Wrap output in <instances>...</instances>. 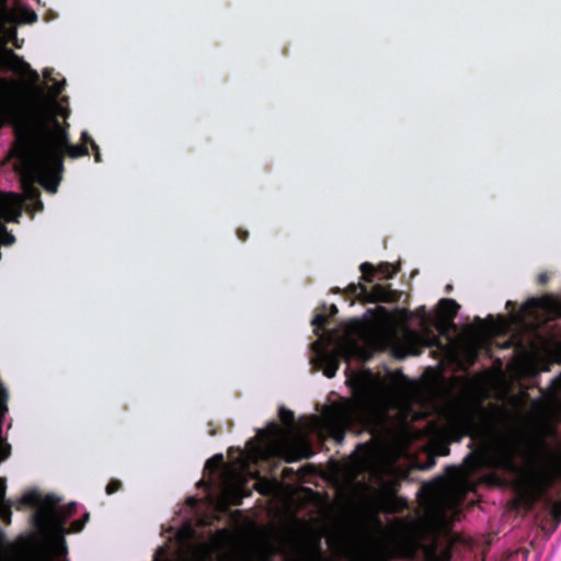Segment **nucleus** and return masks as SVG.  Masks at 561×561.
I'll use <instances>...</instances> for the list:
<instances>
[{"label":"nucleus","mask_w":561,"mask_h":561,"mask_svg":"<svg viewBox=\"0 0 561 561\" xmlns=\"http://www.w3.org/2000/svg\"><path fill=\"white\" fill-rule=\"evenodd\" d=\"M19 140L24 174L49 193H56L61 181L64 150L72 159L89 156L87 142H69L68 131L56 115H50L47 122L27 128Z\"/></svg>","instance_id":"nucleus-1"},{"label":"nucleus","mask_w":561,"mask_h":561,"mask_svg":"<svg viewBox=\"0 0 561 561\" xmlns=\"http://www.w3.org/2000/svg\"><path fill=\"white\" fill-rule=\"evenodd\" d=\"M331 557L322 547V534L305 531L291 541L286 561H388L389 548L380 539H370L362 547L348 533L339 531L330 538Z\"/></svg>","instance_id":"nucleus-2"},{"label":"nucleus","mask_w":561,"mask_h":561,"mask_svg":"<svg viewBox=\"0 0 561 561\" xmlns=\"http://www.w3.org/2000/svg\"><path fill=\"white\" fill-rule=\"evenodd\" d=\"M445 523V515L438 510L426 512L417 519L396 518L392 522L391 543L407 560L449 561L450 552L438 553V534Z\"/></svg>","instance_id":"nucleus-3"},{"label":"nucleus","mask_w":561,"mask_h":561,"mask_svg":"<svg viewBox=\"0 0 561 561\" xmlns=\"http://www.w3.org/2000/svg\"><path fill=\"white\" fill-rule=\"evenodd\" d=\"M561 480V462L542 438L530 439L523 453L519 484L531 510L538 500L547 496Z\"/></svg>","instance_id":"nucleus-4"},{"label":"nucleus","mask_w":561,"mask_h":561,"mask_svg":"<svg viewBox=\"0 0 561 561\" xmlns=\"http://www.w3.org/2000/svg\"><path fill=\"white\" fill-rule=\"evenodd\" d=\"M367 400V392L363 390L353 400H345L333 404L324 414V427L336 442L342 443L346 431L360 415Z\"/></svg>","instance_id":"nucleus-5"},{"label":"nucleus","mask_w":561,"mask_h":561,"mask_svg":"<svg viewBox=\"0 0 561 561\" xmlns=\"http://www.w3.org/2000/svg\"><path fill=\"white\" fill-rule=\"evenodd\" d=\"M59 500L54 495H46L43 507L33 516L34 526L38 529L46 527H64L68 518L75 515L77 503L70 502L66 506L57 507Z\"/></svg>","instance_id":"nucleus-6"},{"label":"nucleus","mask_w":561,"mask_h":561,"mask_svg":"<svg viewBox=\"0 0 561 561\" xmlns=\"http://www.w3.org/2000/svg\"><path fill=\"white\" fill-rule=\"evenodd\" d=\"M477 413L470 408H457L447 415L445 430L455 442H460L466 436H471L478 431Z\"/></svg>","instance_id":"nucleus-7"},{"label":"nucleus","mask_w":561,"mask_h":561,"mask_svg":"<svg viewBox=\"0 0 561 561\" xmlns=\"http://www.w3.org/2000/svg\"><path fill=\"white\" fill-rule=\"evenodd\" d=\"M348 295L356 297L365 302H396L398 300V293L391 289L390 285L376 284L371 288L365 285L350 284L346 287Z\"/></svg>","instance_id":"nucleus-8"},{"label":"nucleus","mask_w":561,"mask_h":561,"mask_svg":"<svg viewBox=\"0 0 561 561\" xmlns=\"http://www.w3.org/2000/svg\"><path fill=\"white\" fill-rule=\"evenodd\" d=\"M401 486L400 480L396 478L385 479L380 482V491L385 495V511L391 514L402 512L408 507V502L397 496Z\"/></svg>","instance_id":"nucleus-9"},{"label":"nucleus","mask_w":561,"mask_h":561,"mask_svg":"<svg viewBox=\"0 0 561 561\" xmlns=\"http://www.w3.org/2000/svg\"><path fill=\"white\" fill-rule=\"evenodd\" d=\"M359 270L362 272V278L366 283H373L374 277L377 275H379L380 279H390L399 272L398 268L388 262H382L378 266H374L369 262H364L360 264Z\"/></svg>","instance_id":"nucleus-10"},{"label":"nucleus","mask_w":561,"mask_h":561,"mask_svg":"<svg viewBox=\"0 0 561 561\" xmlns=\"http://www.w3.org/2000/svg\"><path fill=\"white\" fill-rule=\"evenodd\" d=\"M314 451L310 443L306 439H298L287 445L285 448L286 462H295L302 459H309Z\"/></svg>","instance_id":"nucleus-11"},{"label":"nucleus","mask_w":561,"mask_h":561,"mask_svg":"<svg viewBox=\"0 0 561 561\" xmlns=\"http://www.w3.org/2000/svg\"><path fill=\"white\" fill-rule=\"evenodd\" d=\"M7 67L11 70L19 71L28 69L35 82L39 80V76L35 70L30 69V65L18 56L12 49L5 48L3 54L0 55V68Z\"/></svg>","instance_id":"nucleus-12"},{"label":"nucleus","mask_w":561,"mask_h":561,"mask_svg":"<svg viewBox=\"0 0 561 561\" xmlns=\"http://www.w3.org/2000/svg\"><path fill=\"white\" fill-rule=\"evenodd\" d=\"M438 307H439V313L442 316V318L445 320L446 323L444 324H440L438 327V331L442 333V334H445L446 333V330H447V325L450 324V325H455L454 324V319L457 317L458 314V311L460 309V306L457 304L456 300L454 299H450V298H442L438 302Z\"/></svg>","instance_id":"nucleus-13"},{"label":"nucleus","mask_w":561,"mask_h":561,"mask_svg":"<svg viewBox=\"0 0 561 561\" xmlns=\"http://www.w3.org/2000/svg\"><path fill=\"white\" fill-rule=\"evenodd\" d=\"M342 357L346 356L341 350L324 352L320 355L319 359L325 377L333 378L336 375Z\"/></svg>","instance_id":"nucleus-14"},{"label":"nucleus","mask_w":561,"mask_h":561,"mask_svg":"<svg viewBox=\"0 0 561 561\" xmlns=\"http://www.w3.org/2000/svg\"><path fill=\"white\" fill-rule=\"evenodd\" d=\"M7 89V81L0 77V128L5 122L11 121L14 117V110L11 105L3 101V94Z\"/></svg>","instance_id":"nucleus-15"},{"label":"nucleus","mask_w":561,"mask_h":561,"mask_svg":"<svg viewBox=\"0 0 561 561\" xmlns=\"http://www.w3.org/2000/svg\"><path fill=\"white\" fill-rule=\"evenodd\" d=\"M53 72L54 70L53 69H45L44 70V77L47 81H51L53 84L50 87V92L53 94V98L54 99H57L61 92L64 91L65 89V85H66V80L62 79L60 81H56L54 78H53Z\"/></svg>","instance_id":"nucleus-16"},{"label":"nucleus","mask_w":561,"mask_h":561,"mask_svg":"<svg viewBox=\"0 0 561 561\" xmlns=\"http://www.w3.org/2000/svg\"><path fill=\"white\" fill-rule=\"evenodd\" d=\"M15 22V14L8 7V0H0V27Z\"/></svg>","instance_id":"nucleus-17"},{"label":"nucleus","mask_w":561,"mask_h":561,"mask_svg":"<svg viewBox=\"0 0 561 561\" xmlns=\"http://www.w3.org/2000/svg\"><path fill=\"white\" fill-rule=\"evenodd\" d=\"M542 500H546V502L551 505L550 515L552 520L554 522V527H558L559 524L561 523V500L552 502V500L549 497V493L547 494V496L540 499V501ZM537 502H539V500Z\"/></svg>","instance_id":"nucleus-18"},{"label":"nucleus","mask_w":561,"mask_h":561,"mask_svg":"<svg viewBox=\"0 0 561 561\" xmlns=\"http://www.w3.org/2000/svg\"><path fill=\"white\" fill-rule=\"evenodd\" d=\"M19 19L23 23H34L37 21V14L28 7L19 5L18 7Z\"/></svg>","instance_id":"nucleus-19"},{"label":"nucleus","mask_w":561,"mask_h":561,"mask_svg":"<svg viewBox=\"0 0 561 561\" xmlns=\"http://www.w3.org/2000/svg\"><path fill=\"white\" fill-rule=\"evenodd\" d=\"M224 463L225 459L222 454H216L206 461L205 470H208L211 473H216L224 466Z\"/></svg>","instance_id":"nucleus-20"},{"label":"nucleus","mask_w":561,"mask_h":561,"mask_svg":"<svg viewBox=\"0 0 561 561\" xmlns=\"http://www.w3.org/2000/svg\"><path fill=\"white\" fill-rule=\"evenodd\" d=\"M329 322L330 318L328 314L317 313L311 321V324L314 328V333L319 334V332L323 330L329 324Z\"/></svg>","instance_id":"nucleus-21"},{"label":"nucleus","mask_w":561,"mask_h":561,"mask_svg":"<svg viewBox=\"0 0 561 561\" xmlns=\"http://www.w3.org/2000/svg\"><path fill=\"white\" fill-rule=\"evenodd\" d=\"M41 503V496L35 491L26 492L22 495L20 504L26 506H37Z\"/></svg>","instance_id":"nucleus-22"},{"label":"nucleus","mask_w":561,"mask_h":561,"mask_svg":"<svg viewBox=\"0 0 561 561\" xmlns=\"http://www.w3.org/2000/svg\"><path fill=\"white\" fill-rule=\"evenodd\" d=\"M278 416L280 421L288 426H291L295 422V414L291 410L280 407L278 410Z\"/></svg>","instance_id":"nucleus-23"},{"label":"nucleus","mask_w":561,"mask_h":561,"mask_svg":"<svg viewBox=\"0 0 561 561\" xmlns=\"http://www.w3.org/2000/svg\"><path fill=\"white\" fill-rule=\"evenodd\" d=\"M11 502H4L0 504V517L5 524H11L12 511H11Z\"/></svg>","instance_id":"nucleus-24"},{"label":"nucleus","mask_w":561,"mask_h":561,"mask_svg":"<svg viewBox=\"0 0 561 561\" xmlns=\"http://www.w3.org/2000/svg\"><path fill=\"white\" fill-rule=\"evenodd\" d=\"M81 141L87 142V147L90 145L94 154L101 153L99 146L92 139V137L89 135L88 131L84 130V131L81 133Z\"/></svg>","instance_id":"nucleus-25"},{"label":"nucleus","mask_w":561,"mask_h":561,"mask_svg":"<svg viewBox=\"0 0 561 561\" xmlns=\"http://www.w3.org/2000/svg\"><path fill=\"white\" fill-rule=\"evenodd\" d=\"M81 141L87 142V147L90 145L94 154L101 153L99 146L92 139V137L89 135L88 131L84 130V131L81 133Z\"/></svg>","instance_id":"nucleus-26"},{"label":"nucleus","mask_w":561,"mask_h":561,"mask_svg":"<svg viewBox=\"0 0 561 561\" xmlns=\"http://www.w3.org/2000/svg\"><path fill=\"white\" fill-rule=\"evenodd\" d=\"M366 313L371 318H385L388 316V310L385 307L377 306L374 309H368Z\"/></svg>","instance_id":"nucleus-27"},{"label":"nucleus","mask_w":561,"mask_h":561,"mask_svg":"<svg viewBox=\"0 0 561 561\" xmlns=\"http://www.w3.org/2000/svg\"><path fill=\"white\" fill-rule=\"evenodd\" d=\"M123 484L119 480L117 479H112L106 488H105V491H106V494L108 495H112L114 494L115 492L119 491L122 489Z\"/></svg>","instance_id":"nucleus-28"},{"label":"nucleus","mask_w":561,"mask_h":561,"mask_svg":"<svg viewBox=\"0 0 561 561\" xmlns=\"http://www.w3.org/2000/svg\"><path fill=\"white\" fill-rule=\"evenodd\" d=\"M435 455L438 456H447L449 454V447L445 443H439L435 445Z\"/></svg>","instance_id":"nucleus-29"},{"label":"nucleus","mask_w":561,"mask_h":561,"mask_svg":"<svg viewBox=\"0 0 561 561\" xmlns=\"http://www.w3.org/2000/svg\"><path fill=\"white\" fill-rule=\"evenodd\" d=\"M5 480L0 478V504H3L4 502H8L9 500H5Z\"/></svg>","instance_id":"nucleus-30"},{"label":"nucleus","mask_w":561,"mask_h":561,"mask_svg":"<svg viewBox=\"0 0 561 561\" xmlns=\"http://www.w3.org/2000/svg\"><path fill=\"white\" fill-rule=\"evenodd\" d=\"M84 525H85V520L77 519V520L72 522L71 530L73 533H79L83 529Z\"/></svg>","instance_id":"nucleus-31"},{"label":"nucleus","mask_w":561,"mask_h":561,"mask_svg":"<svg viewBox=\"0 0 561 561\" xmlns=\"http://www.w3.org/2000/svg\"><path fill=\"white\" fill-rule=\"evenodd\" d=\"M549 274L547 272H542L537 276V283L539 285H546L549 282Z\"/></svg>","instance_id":"nucleus-32"},{"label":"nucleus","mask_w":561,"mask_h":561,"mask_svg":"<svg viewBox=\"0 0 561 561\" xmlns=\"http://www.w3.org/2000/svg\"><path fill=\"white\" fill-rule=\"evenodd\" d=\"M270 432V435H276L279 432V426L275 422H271L266 428Z\"/></svg>","instance_id":"nucleus-33"},{"label":"nucleus","mask_w":561,"mask_h":561,"mask_svg":"<svg viewBox=\"0 0 561 561\" xmlns=\"http://www.w3.org/2000/svg\"><path fill=\"white\" fill-rule=\"evenodd\" d=\"M237 237L241 241H247L249 238V232L245 229L239 228V229H237Z\"/></svg>","instance_id":"nucleus-34"},{"label":"nucleus","mask_w":561,"mask_h":561,"mask_svg":"<svg viewBox=\"0 0 561 561\" xmlns=\"http://www.w3.org/2000/svg\"><path fill=\"white\" fill-rule=\"evenodd\" d=\"M436 463V460H435V455H431L428 456V459H427V462L422 467V469H431L435 466Z\"/></svg>","instance_id":"nucleus-35"},{"label":"nucleus","mask_w":561,"mask_h":561,"mask_svg":"<svg viewBox=\"0 0 561 561\" xmlns=\"http://www.w3.org/2000/svg\"><path fill=\"white\" fill-rule=\"evenodd\" d=\"M358 448H359L360 450H363V453H364L367 457H369V456H370V454L373 453V449H371V447H370L368 444L359 445V446H358Z\"/></svg>","instance_id":"nucleus-36"},{"label":"nucleus","mask_w":561,"mask_h":561,"mask_svg":"<svg viewBox=\"0 0 561 561\" xmlns=\"http://www.w3.org/2000/svg\"><path fill=\"white\" fill-rule=\"evenodd\" d=\"M329 310H330V314H328V316H329V318H330V317H333V316H335V314L337 313V307H336L335 305H331V306L329 307Z\"/></svg>","instance_id":"nucleus-37"},{"label":"nucleus","mask_w":561,"mask_h":561,"mask_svg":"<svg viewBox=\"0 0 561 561\" xmlns=\"http://www.w3.org/2000/svg\"><path fill=\"white\" fill-rule=\"evenodd\" d=\"M94 160H95V162H101L102 161L101 153L94 154Z\"/></svg>","instance_id":"nucleus-38"},{"label":"nucleus","mask_w":561,"mask_h":561,"mask_svg":"<svg viewBox=\"0 0 561 561\" xmlns=\"http://www.w3.org/2000/svg\"><path fill=\"white\" fill-rule=\"evenodd\" d=\"M506 308H507V309H510V308H514V302H513V301H511V300H508V301L506 302Z\"/></svg>","instance_id":"nucleus-39"},{"label":"nucleus","mask_w":561,"mask_h":561,"mask_svg":"<svg viewBox=\"0 0 561 561\" xmlns=\"http://www.w3.org/2000/svg\"><path fill=\"white\" fill-rule=\"evenodd\" d=\"M456 470H457V469H456L455 467H447V468H446V471H447L448 473H450V472H455Z\"/></svg>","instance_id":"nucleus-40"},{"label":"nucleus","mask_w":561,"mask_h":561,"mask_svg":"<svg viewBox=\"0 0 561 561\" xmlns=\"http://www.w3.org/2000/svg\"><path fill=\"white\" fill-rule=\"evenodd\" d=\"M89 517H90V516H89V513H85V514L83 515V517H82V518H80V520H85V523H87V522L89 520Z\"/></svg>","instance_id":"nucleus-41"},{"label":"nucleus","mask_w":561,"mask_h":561,"mask_svg":"<svg viewBox=\"0 0 561 561\" xmlns=\"http://www.w3.org/2000/svg\"><path fill=\"white\" fill-rule=\"evenodd\" d=\"M3 540H4V535H3L2 530L0 529V545H2Z\"/></svg>","instance_id":"nucleus-42"},{"label":"nucleus","mask_w":561,"mask_h":561,"mask_svg":"<svg viewBox=\"0 0 561 561\" xmlns=\"http://www.w3.org/2000/svg\"><path fill=\"white\" fill-rule=\"evenodd\" d=\"M449 290H451V285L446 286V291H449Z\"/></svg>","instance_id":"nucleus-43"},{"label":"nucleus","mask_w":561,"mask_h":561,"mask_svg":"<svg viewBox=\"0 0 561 561\" xmlns=\"http://www.w3.org/2000/svg\"><path fill=\"white\" fill-rule=\"evenodd\" d=\"M557 381L559 382V386H560V388H561V375L559 376V378H558V380H557Z\"/></svg>","instance_id":"nucleus-44"}]
</instances>
